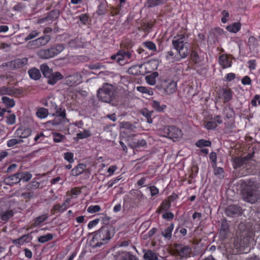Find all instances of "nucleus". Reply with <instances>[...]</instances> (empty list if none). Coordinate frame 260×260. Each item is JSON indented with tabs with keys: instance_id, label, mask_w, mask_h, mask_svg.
<instances>
[{
	"instance_id": "obj_16",
	"label": "nucleus",
	"mask_w": 260,
	"mask_h": 260,
	"mask_svg": "<svg viewBox=\"0 0 260 260\" xmlns=\"http://www.w3.org/2000/svg\"><path fill=\"white\" fill-rule=\"evenodd\" d=\"M226 212L229 216H238L242 213V208L238 205H231L226 208Z\"/></svg>"
},
{
	"instance_id": "obj_18",
	"label": "nucleus",
	"mask_w": 260,
	"mask_h": 260,
	"mask_svg": "<svg viewBox=\"0 0 260 260\" xmlns=\"http://www.w3.org/2000/svg\"><path fill=\"white\" fill-rule=\"evenodd\" d=\"M53 50L51 47L47 49H41L37 52V55L42 59H49L55 56Z\"/></svg>"
},
{
	"instance_id": "obj_12",
	"label": "nucleus",
	"mask_w": 260,
	"mask_h": 260,
	"mask_svg": "<svg viewBox=\"0 0 260 260\" xmlns=\"http://www.w3.org/2000/svg\"><path fill=\"white\" fill-rule=\"evenodd\" d=\"M222 123L221 117L220 115H217L212 117L210 120L204 121V125L208 130H212L216 128L217 124H220Z\"/></svg>"
},
{
	"instance_id": "obj_59",
	"label": "nucleus",
	"mask_w": 260,
	"mask_h": 260,
	"mask_svg": "<svg viewBox=\"0 0 260 260\" xmlns=\"http://www.w3.org/2000/svg\"><path fill=\"white\" fill-rule=\"evenodd\" d=\"M257 40L254 36H251L249 38L247 45L249 47H255L257 46Z\"/></svg>"
},
{
	"instance_id": "obj_15",
	"label": "nucleus",
	"mask_w": 260,
	"mask_h": 260,
	"mask_svg": "<svg viewBox=\"0 0 260 260\" xmlns=\"http://www.w3.org/2000/svg\"><path fill=\"white\" fill-rule=\"evenodd\" d=\"M48 218L47 214H44L39 216L34 219V221L28 228L26 230L28 231L34 228L41 226L43 222Z\"/></svg>"
},
{
	"instance_id": "obj_57",
	"label": "nucleus",
	"mask_w": 260,
	"mask_h": 260,
	"mask_svg": "<svg viewBox=\"0 0 260 260\" xmlns=\"http://www.w3.org/2000/svg\"><path fill=\"white\" fill-rule=\"evenodd\" d=\"M101 210V208L99 205H90L87 208V212L92 214L98 212Z\"/></svg>"
},
{
	"instance_id": "obj_32",
	"label": "nucleus",
	"mask_w": 260,
	"mask_h": 260,
	"mask_svg": "<svg viewBox=\"0 0 260 260\" xmlns=\"http://www.w3.org/2000/svg\"><path fill=\"white\" fill-rule=\"evenodd\" d=\"M28 74L30 78L37 80L41 77L40 71L39 69L34 68L29 69Z\"/></svg>"
},
{
	"instance_id": "obj_43",
	"label": "nucleus",
	"mask_w": 260,
	"mask_h": 260,
	"mask_svg": "<svg viewBox=\"0 0 260 260\" xmlns=\"http://www.w3.org/2000/svg\"><path fill=\"white\" fill-rule=\"evenodd\" d=\"M2 100L4 105L8 108H12L15 105L14 100L7 96H3Z\"/></svg>"
},
{
	"instance_id": "obj_17",
	"label": "nucleus",
	"mask_w": 260,
	"mask_h": 260,
	"mask_svg": "<svg viewBox=\"0 0 260 260\" xmlns=\"http://www.w3.org/2000/svg\"><path fill=\"white\" fill-rule=\"evenodd\" d=\"M31 131L29 128L19 127L14 133L16 137L20 139L26 138L31 135Z\"/></svg>"
},
{
	"instance_id": "obj_63",
	"label": "nucleus",
	"mask_w": 260,
	"mask_h": 260,
	"mask_svg": "<svg viewBox=\"0 0 260 260\" xmlns=\"http://www.w3.org/2000/svg\"><path fill=\"white\" fill-rule=\"evenodd\" d=\"M53 141L55 143H59L61 142L63 138H64V136L58 133H54L53 134Z\"/></svg>"
},
{
	"instance_id": "obj_51",
	"label": "nucleus",
	"mask_w": 260,
	"mask_h": 260,
	"mask_svg": "<svg viewBox=\"0 0 260 260\" xmlns=\"http://www.w3.org/2000/svg\"><path fill=\"white\" fill-rule=\"evenodd\" d=\"M137 89L138 91L147 94L149 95H152L153 94V91L151 88H147L144 86H138Z\"/></svg>"
},
{
	"instance_id": "obj_20",
	"label": "nucleus",
	"mask_w": 260,
	"mask_h": 260,
	"mask_svg": "<svg viewBox=\"0 0 260 260\" xmlns=\"http://www.w3.org/2000/svg\"><path fill=\"white\" fill-rule=\"evenodd\" d=\"M48 80L47 83L50 85H54L57 81L63 78V76L59 72H53L50 74V76H48L47 77Z\"/></svg>"
},
{
	"instance_id": "obj_19",
	"label": "nucleus",
	"mask_w": 260,
	"mask_h": 260,
	"mask_svg": "<svg viewBox=\"0 0 260 260\" xmlns=\"http://www.w3.org/2000/svg\"><path fill=\"white\" fill-rule=\"evenodd\" d=\"M67 81L70 86L77 85L82 82V76L78 74H75L68 76Z\"/></svg>"
},
{
	"instance_id": "obj_56",
	"label": "nucleus",
	"mask_w": 260,
	"mask_h": 260,
	"mask_svg": "<svg viewBox=\"0 0 260 260\" xmlns=\"http://www.w3.org/2000/svg\"><path fill=\"white\" fill-rule=\"evenodd\" d=\"M63 158L70 164H72L75 161L74 159V154L71 152H67L64 153Z\"/></svg>"
},
{
	"instance_id": "obj_55",
	"label": "nucleus",
	"mask_w": 260,
	"mask_h": 260,
	"mask_svg": "<svg viewBox=\"0 0 260 260\" xmlns=\"http://www.w3.org/2000/svg\"><path fill=\"white\" fill-rule=\"evenodd\" d=\"M190 253V248L187 246H183L179 251V255L182 257H186Z\"/></svg>"
},
{
	"instance_id": "obj_42",
	"label": "nucleus",
	"mask_w": 260,
	"mask_h": 260,
	"mask_svg": "<svg viewBox=\"0 0 260 260\" xmlns=\"http://www.w3.org/2000/svg\"><path fill=\"white\" fill-rule=\"evenodd\" d=\"M48 115V111L47 109L41 107L39 108L36 112V115L41 119L45 118Z\"/></svg>"
},
{
	"instance_id": "obj_45",
	"label": "nucleus",
	"mask_w": 260,
	"mask_h": 260,
	"mask_svg": "<svg viewBox=\"0 0 260 260\" xmlns=\"http://www.w3.org/2000/svg\"><path fill=\"white\" fill-rule=\"evenodd\" d=\"M53 238V236L51 233H47L45 235L40 236L38 238V241L41 243H44L51 240Z\"/></svg>"
},
{
	"instance_id": "obj_9",
	"label": "nucleus",
	"mask_w": 260,
	"mask_h": 260,
	"mask_svg": "<svg viewBox=\"0 0 260 260\" xmlns=\"http://www.w3.org/2000/svg\"><path fill=\"white\" fill-rule=\"evenodd\" d=\"M233 91L230 88H222L218 90L217 95L218 98L222 100L223 103L225 104L233 99Z\"/></svg>"
},
{
	"instance_id": "obj_62",
	"label": "nucleus",
	"mask_w": 260,
	"mask_h": 260,
	"mask_svg": "<svg viewBox=\"0 0 260 260\" xmlns=\"http://www.w3.org/2000/svg\"><path fill=\"white\" fill-rule=\"evenodd\" d=\"M6 119V122L7 124L12 125L15 123L16 116L14 114H9L7 116Z\"/></svg>"
},
{
	"instance_id": "obj_30",
	"label": "nucleus",
	"mask_w": 260,
	"mask_h": 260,
	"mask_svg": "<svg viewBox=\"0 0 260 260\" xmlns=\"http://www.w3.org/2000/svg\"><path fill=\"white\" fill-rule=\"evenodd\" d=\"M146 144L147 142L144 139H140L133 141L129 144V146L133 149H137L146 146Z\"/></svg>"
},
{
	"instance_id": "obj_35",
	"label": "nucleus",
	"mask_w": 260,
	"mask_h": 260,
	"mask_svg": "<svg viewBox=\"0 0 260 260\" xmlns=\"http://www.w3.org/2000/svg\"><path fill=\"white\" fill-rule=\"evenodd\" d=\"M153 113L152 111H149L146 108L143 109L140 111V113L145 117L147 122L149 123H152L153 120L151 117Z\"/></svg>"
},
{
	"instance_id": "obj_7",
	"label": "nucleus",
	"mask_w": 260,
	"mask_h": 260,
	"mask_svg": "<svg viewBox=\"0 0 260 260\" xmlns=\"http://www.w3.org/2000/svg\"><path fill=\"white\" fill-rule=\"evenodd\" d=\"M132 57L130 51H119L116 54L111 56V59L121 66L125 64Z\"/></svg>"
},
{
	"instance_id": "obj_6",
	"label": "nucleus",
	"mask_w": 260,
	"mask_h": 260,
	"mask_svg": "<svg viewBox=\"0 0 260 260\" xmlns=\"http://www.w3.org/2000/svg\"><path fill=\"white\" fill-rule=\"evenodd\" d=\"M160 134L164 137L178 139L182 136V131L174 125L165 126L160 131Z\"/></svg>"
},
{
	"instance_id": "obj_64",
	"label": "nucleus",
	"mask_w": 260,
	"mask_h": 260,
	"mask_svg": "<svg viewBox=\"0 0 260 260\" xmlns=\"http://www.w3.org/2000/svg\"><path fill=\"white\" fill-rule=\"evenodd\" d=\"M236 78V75L234 73H230L224 77L223 80L225 82H231Z\"/></svg>"
},
{
	"instance_id": "obj_47",
	"label": "nucleus",
	"mask_w": 260,
	"mask_h": 260,
	"mask_svg": "<svg viewBox=\"0 0 260 260\" xmlns=\"http://www.w3.org/2000/svg\"><path fill=\"white\" fill-rule=\"evenodd\" d=\"M191 61L195 64H198L200 62V57L198 53L196 50H192L190 54Z\"/></svg>"
},
{
	"instance_id": "obj_11",
	"label": "nucleus",
	"mask_w": 260,
	"mask_h": 260,
	"mask_svg": "<svg viewBox=\"0 0 260 260\" xmlns=\"http://www.w3.org/2000/svg\"><path fill=\"white\" fill-rule=\"evenodd\" d=\"M250 237L247 236L244 237L243 239L237 238L234 240V247L237 250L238 252H242L245 249V247H248L249 244Z\"/></svg>"
},
{
	"instance_id": "obj_5",
	"label": "nucleus",
	"mask_w": 260,
	"mask_h": 260,
	"mask_svg": "<svg viewBox=\"0 0 260 260\" xmlns=\"http://www.w3.org/2000/svg\"><path fill=\"white\" fill-rule=\"evenodd\" d=\"M97 96L100 100L110 103L113 99L112 85L108 83L104 84L102 88L98 90Z\"/></svg>"
},
{
	"instance_id": "obj_31",
	"label": "nucleus",
	"mask_w": 260,
	"mask_h": 260,
	"mask_svg": "<svg viewBox=\"0 0 260 260\" xmlns=\"http://www.w3.org/2000/svg\"><path fill=\"white\" fill-rule=\"evenodd\" d=\"M16 90L14 88L7 86L0 87V95H14L16 94Z\"/></svg>"
},
{
	"instance_id": "obj_52",
	"label": "nucleus",
	"mask_w": 260,
	"mask_h": 260,
	"mask_svg": "<svg viewBox=\"0 0 260 260\" xmlns=\"http://www.w3.org/2000/svg\"><path fill=\"white\" fill-rule=\"evenodd\" d=\"M144 47L147 48L149 50L156 52L157 51L156 45L152 41H145L143 43Z\"/></svg>"
},
{
	"instance_id": "obj_33",
	"label": "nucleus",
	"mask_w": 260,
	"mask_h": 260,
	"mask_svg": "<svg viewBox=\"0 0 260 260\" xmlns=\"http://www.w3.org/2000/svg\"><path fill=\"white\" fill-rule=\"evenodd\" d=\"M241 28V24L240 22H234L226 26V30L231 32L237 33Z\"/></svg>"
},
{
	"instance_id": "obj_58",
	"label": "nucleus",
	"mask_w": 260,
	"mask_h": 260,
	"mask_svg": "<svg viewBox=\"0 0 260 260\" xmlns=\"http://www.w3.org/2000/svg\"><path fill=\"white\" fill-rule=\"evenodd\" d=\"M90 135V132L88 129H85L83 132L78 133L77 136L79 139H83L89 137Z\"/></svg>"
},
{
	"instance_id": "obj_10",
	"label": "nucleus",
	"mask_w": 260,
	"mask_h": 260,
	"mask_svg": "<svg viewBox=\"0 0 260 260\" xmlns=\"http://www.w3.org/2000/svg\"><path fill=\"white\" fill-rule=\"evenodd\" d=\"M50 39L51 37L49 35H45L35 40L30 41L28 44L32 48H38L46 45L50 41Z\"/></svg>"
},
{
	"instance_id": "obj_3",
	"label": "nucleus",
	"mask_w": 260,
	"mask_h": 260,
	"mask_svg": "<svg viewBox=\"0 0 260 260\" xmlns=\"http://www.w3.org/2000/svg\"><path fill=\"white\" fill-rule=\"evenodd\" d=\"M113 236V233L111 227L103 226L95 232L90 241V244L93 247H101L108 242Z\"/></svg>"
},
{
	"instance_id": "obj_21",
	"label": "nucleus",
	"mask_w": 260,
	"mask_h": 260,
	"mask_svg": "<svg viewBox=\"0 0 260 260\" xmlns=\"http://www.w3.org/2000/svg\"><path fill=\"white\" fill-rule=\"evenodd\" d=\"M177 82L174 81H171L169 82H166L164 85V90L167 94H171L174 93L177 89Z\"/></svg>"
},
{
	"instance_id": "obj_29",
	"label": "nucleus",
	"mask_w": 260,
	"mask_h": 260,
	"mask_svg": "<svg viewBox=\"0 0 260 260\" xmlns=\"http://www.w3.org/2000/svg\"><path fill=\"white\" fill-rule=\"evenodd\" d=\"M53 108L55 110V113L53 116L61 117L62 119H66V111L64 109H62L61 107H58L57 105H53Z\"/></svg>"
},
{
	"instance_id": "obj_40",
	"label": "nucleus",
	"mask_w": 260,
	"mask_h": 260,
	"mask_svg": "<svg viewBox=\"0 0 260 260\" xmlns=\"http://www.w3.org/2000/svg\"><path fill=\"white\" fill-rule=\"evenodd\" d=\"M59 15L60 11L58 10L55 9L51 11L45 19L46 20H53L57 19Z\"/></svg>"
},
{
	"instance_id": "obj_2",
	"label": "nucleus",
	"mask_w": 260,
	"mask_h": 260,
	"mask_svg": "<svg viewBox=\"0 0 260 260\" xmlns=\"http://www.w3.org/2000/svg\"><path fill=\"white\" fill-rule=\"evenodd\" d=\"M253 155V153H249L244 158L235 157L232 161L234 168L239 169L242 176L251 174L255 168V166L250 161Z\"/></svg>"
},
{
	"instance_id": "obj_54",
	"label": "nucleus",
	"mask_w": 260,
	"mask_h": 260,
	"mask_svg": "<svg viewBox=\"0 0 260 260\" xmlns=\"http://www.w3.org/2000/svg\"><path fill=\"white\" fill-rule=\"evenodd\" d=\"M20 180L24 181H29L32 177V175L26 171L19 172Z\"/></svg>"
},
{
	"instance_id": "obj_44",
	"label": "nucleus",
	"mask_w": 260,
	"mask_h": 260,
	"mask_svg": "<svg viewBox=\"0 0 260 260\" xmlns=\"http://www.w3.org/2000/svg\"><path fill=\"white\" fill-rule=\"evenodd\" d=\"M41 71L43 76L47 78L48 76H50V74L53 72L52 70L50 69L46 64H43L40 67Z\"/></svg>"
},
{
	"instance_id": "obj_49",
	"label": "nucleus",
	"mask_w": 260,
	"mask_h": 260,
	"mask_svg": "<svg viewBox=\"0 0 260 260\" xmlns=\"http://www.w3.org/2000/svg\"><path fill=\"white\" fill-rule=\"evenodd\" d=\"M196 145L197 147L199 148H202L203 147H210L211 145V142L209 140L200 139L196 142Z\"/></svg>"
},
{
	"instance_id": "obj_8",
	"label": "nucleus",
	"mask_w": 260,
	"mask_h": 260,
	"mask_svg": "<svg viewBox=\"0 0 260 260\" xmlns=\"http://www.w3.org/2000/svg\"><path fill=\"white\" fill-rule=\"evenodd\" d=\"M27 63V59L26 57L16 59L7 62H4L1 65L3 68H7V70H13L16 69L22 68Z\"/></svg>"
},
{
	"instance_id": "obj_25",
	"label": "nucleus",
	"mask_w": 260,
	"mask_h": 260,
	"mask_svg": "<svg viewBox=\"0 0 260 260\" xmlns=\"http://www.w3.org/2000/svg\"><path fill=\"white\" fill-rule=\"evenodd\" d=\"M21 181L19 173H15L7 178L5 181L7 184L12 185L19 183Z\"/></svg>"
},
{
	"instance_id": "obj_39",
	"label": "nucleus",
	"mask_w": 260,
	"mask_h": 260,
	"mask_svg": "<svg viewBox=\"0 0 260 260\" xmlns=\"http://www.w3.org/2000/svg\"><path fill=\"white\" fill-rule=\"evenodd\" d=\"M144 258L145 260H157V254L150 250H147L144 255Z\"/></svg>"
},
{
	"instance_id": "obj_26",
	"label": "nucleus",
	"mask_w": 260,
	"mask_h": 260,
	"mask_svg": "<svg viewBox=\"0 0 260 260\" xmlns=\"http://www.w3.org/2000/svg\"><path fill=\"white\" fill-rule=\"evenodd\" d=\"M174 228V224L171 223L164 231H162L161 235L166 239L170 240L172 238V232Z\"/></svg>"
},
{
	"instance_id": "obj_14",
	"label": "nucleus",
	"mask_w": 260,
	"mask_h": 260,
	"mask_svg": "<svg viewBox=\"0 0 260 260\" xmlns=\"http://www.w3.org/2000/svg\"><path fill=\"white\" fill-rule=\"evenodd\" d=\"M186 57H183L182 54H179V52L176 51V53H174L173 51L170 50L167 52L166 58L167 60H171L173 63L176 62L180 61L182 59L185 58Z\"/></svg>"
},
{
	"instance_id": "obj_36",
	"label": "nucleus",
	"mask_w": 260,
	"mask_h": 260,
	"mask_svg": "<svg viewBox=\"0 0 260 260\" xmlns=\"http://www.w3.org/2000/svg\"><path fill=\"white\" fill-rule=\"evenodd\" d=\"M14 215V213L12 210H7L1 214V219L3 221L6 222L12 218Z\"/></svg>"
},
{
	"instance_id": "obj_41",
	"label": "nucleus",
	"mask_w": 260,
	"mask_h": 260,
	"mask_svg": "<svg viewBox=\"0 0 260 260\" xmlns=\"http://www.w3.org/2000/svg\"><path fill=\"white\" fill-rule=\"evenodd\" d=\"M142 65H135L130 67L128 69V73L133 75H139L141 74L140 69Z\"/></svg>"
},
{
	"instance_id": "obj_46",
	"label": "nucleus",
	"mask_w": 260,
	"mask_h": 260,
	"mask_svg": "<svg viewBox=\"0 0 260 260\" xmlns=\"http://www.w3.org/2000/svg\"><path fill=\"white\" fill-rule=\"evenodd\" d=\"M40 185V183L37 181H36L35 179H34L30 183H29L26 186L25 189L27 191H30L32 190L36 189L39 187Z\"/></svg>"
},
{
	"instance_id": "obj_48",
	"label": "nucleus",
	"mask_w": 260,
	"mask_h": 260,
	"mask_svg": "<svg viewBox=\"0 0 260 260\" xmlns=\"http://www.w3.org/2000/svg\"><path fill=\"white\" fill-rule=\"evenodd\" d=\"M23 142L22 139L14 138L7 141V145L8 147H12L16 146L17 144H21Z\"/></svg>"
},
{
	"instance_id": "obj_24",
	"label": "nucleus",
	"mask_w": 260,
	"mask_h": 260,
	"mask_svg": "<svg viewBox=\"0 0 260 260\" xmlns=\"http://www.w3.org/2000/svg\"><path fill=\"white\" fill-rule=\"evenodd\" d=\"M167 1V0H146L145 6L147 8H154L165 4Z\"/></svg>"
},
{
	"instance_id": "obj_23",
	"label": "nucleus",
	"mask_w": 260,
	"mask_h": 260,
	"mask_svg": "<svg viewBox=\"0 0 260 260\" xmlns=\"http://www.w3.org/2000/svg\"><path fill=\"white\" fill-rule=\"evenodd\" d=\"M229 232V225L226 221L224 220L222 221L219 231L220 237L222 239H225Z\"/></svg>"
},
{
	"instance_id": "obj_34",
	"label": "nucleus",
	"mask_w": 260,
	"mask_h": 260,
	"mask_svg": "<svg viewBox=\"0 0 260 260\" xmlns=\"http://www.w3.org/2000/svg\"><path fill=\"white\" fill-rule=\"evenodd\" d=\"M85 166L82 164H78L71 171V175L74 176H77L81 174L85 170Z\"/></svg>"
},
{
	"instance_id": "obj_28",
	"label": "nucleus",
	"mask_w": 260,
	"mask_h": 260,
	"mask_svg": "<svg viewBox=\"0 0 260 260\" xmlns=\"http://www.w3.org/2000/svg\"><path fill=\"white\" fill-rule=\"evenodd\" d=\"M170 201L165 200L160 204L156 210L158 214H161L162 212L167 211L171 207Z\"/></svg>"
},
{
	"instance_id": "obj_50",
	"label": "nucleus",
	"mask_w": 260,
	"mask_h": 260,
	"mask_svg": "<svg viewBox=\"0 0 260 260\" xmlns=\"http://www.w3.org/2000/svg\"><path fill=\"white\" fill-rule=\"evenodd\" d=\"M152 28V25L149 23L143 22L137 27L139 31L148 32Z\"/></svg>"
},
{
	"instance_id": "obj_60",
	"label": "nucleus",
	"mask_w": 260,
	"mask_h": 260,
	"mask_svg": "<svg viewBox=\"0 0 260 260\" xmlns=\"http://www.w3.org/2000/svg\"><path fill=\"white\" fill-rule=\"evenodd\" d=\"M121 7V5H118L117 7H112L110 12V16L114 17L119 15Z\"/></svg>"
},
{
	"instance_id": "obj_4",
	"label": "nucleus",
	"mask_w": 260,
	"mask_h": 260,
	"mask_svg": "<svg viewBox=\"0 0 260 260\" xmlns=\"http://www.w3.org/2000/svg\"><path fill=\"white\" fill-rule=\"evenodd\" d=\"M185 34L177 35L172 40L173 48L182 54L183 57H187L189 54L188 48L185 46L187 43Z\"/></svg>"
},
{
	"instance_id": "obj_27",
	"label": "nucleus",
	"mask_w": 260,
	"mask_h": 260,
	"mask_svg": "<svg viewBox=\"0 0 260 260\" xmlns=\"http://www.w3.org/2000/svg\"><path fill=\"white\" fill-rule=\"evenodd\" d=\"M152 108L158 112H164L167 109V105L165 104H160V103L156 100H153L151 103Z\"/></svg>"
},
{
	"instance_id": "obj_13",
	"label": "nucleus",
	"mask_w": 260,
	"mask_h": 260,
	"mask_svg": "<svg viewBox=\"0 0 260 260\" xmlns=\"http://www.w3.org/2000/svg\"><path fill=\"white\" fill-rule=\"evenodd\" d=\"M218 62L223 69L231 68L233 63L229 55L226 54H222L219 56Z\"/></svg>"
},
{
	"instance_id": "obj_61",
	"label": "nucleus",
	"mask_w": 260,
	"mask_h": 260,
	"mask_svg": "<svg viewBox=\"0 0 260 260\" xmlns=\"http://www.w3.org/2000/svg\"><path fill=\"white\" fill-rule=\"evenodd\" d=\"M224 111L225 117L228 119H230L233 117L235 115V112L233 109L230 107L228 108H225Z\"/></svg>"
},
{
	"instance_id": "obj_22",
	"label": "nucleus",
	"mask_w": 260,
	"mask_h": 260,
	"mask_svg": "<svg viewBox=\"0 0 260 260\" xmlns=\"http://www.w3.org/2000/svg\"><path fill=\"white\" fill-rule=\"evenodd\" d=\"M68 208V205L66 203L55 204L51 210V214H55L56 213H62Z\"/></svg>"
},
{
	"instance_id": "obj_53",
	"label": "nucleus",
	"mask_w": 260,
	"mask_h": 260,
	"mask_svg": "<svg viewBox=\"0 0 260 260\" xmlns=\"http://www.w3.org/2000/svg\"><path fill=\"white\" fill-rule=\"evenodd\" d=\"M51 48L53 49V52L54 53L55 56L60 53L65 48L64 45L62 44H57Z\"/></svg>"
},
{
	"instance_id": "obj_37",
	"label": "nucleus",
	"mask_w": 260,
	"mask_h": 260,
	"mask_svg": "<svg viewBox=\"0 0 260 260\" xmlns=\"http://www.w3.org/2000/svg\"><path fill=\"white\" fill-rule=\"evenodd\" d=\"M225 33V32L224 31V30L219 27H216L213 28L210 32V35H213L216 38H217L219 37L224 35Z\"/></svg>"
},
{
	"instance_id": "obj_1",
	"label": "nucleus",
	"mask_w": 260,
	"mask_h": 260,
	"mask_svg": "<svg viewBox=\"0 0 260 260\" xmlns=\"http://www.w3.org/2000/svg\"><path fill=\"white\" fill-rule=\"evenodd\" d=\"M241 193L245 202L254 204L260 200V190L256 179L241 180Z\"/></svg>"
},
{
	"instance_id": "obj_38",
	"label": "nucleus",
	"mask_w": 260,
	"mask_h": 260,
	"mask_svg": "<svg viewBox=\"0 0 260 260\" xmlns=\"http://www.w3.org/2000/svg\"><path fill=\"white\" fill-rule=\"evenodd\" d=\"M119 260H138V258L131 252H124L120 255Z\"/></svg>"
}]
</instances>
